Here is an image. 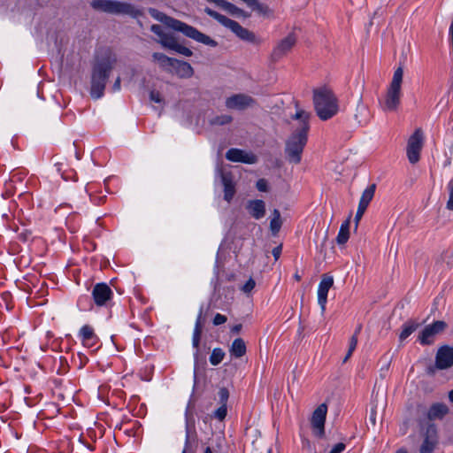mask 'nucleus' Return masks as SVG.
<instances>
[{
  "label": "nucleus",
  "instance_id": "1",
  "mask_svg": "<svg viewBox=\"0 0 453 453\" xmlns=\"http://www.w3.org/2000/svg\"><path fill=\"white\" fill-rule=\"evenodd\" d=\"M117 62L116 53L110 48L102 49L96 53L92 65L90 88V95L94 99L104 96L108 78Z\"/></svg>",
  "mask_w": 453,
  "mask_h": 453
},
{
  "label": "nucleus",
  "instance_id": "2",
  "mask_svg": "<svg viewBox=\"0 0 453 453\" xmlns=\"http://www.w3.org/2000/svg\"><path fill=\"white\" fill-rule=\"evenodd\" d=\"M311 113L303 110H298L292 119L298 120V127L286 141L285 153L290 163L299 164L302 153L308 141L310 130Z\"/></svg>",
  "mask_w": 453,
  "mask_h": 453
},
{
  "label": "nucleus",
  "instance_id": "3",
  "mask_svg": "<svg viewBox=\"0 0 453 453\" xmlns=\"http://www.w3.org/2000/svg\"><path fill=\"white\" fill-rule=\"evenodd\" d=\"M149 13L155 19L164 23L166 27L172 28L174 31L180 32L188 38H191L198 42L203 43L211 47H216L218 42L211 39L210 36L203 34L196 27L189 26L179 19L169 17L164 12L157 11V9H149Z\"/></svg>",
  "mask_w": 453,
  "mask_h": 453
},
{
  "label": "nucleus",
  "instance_id": "4",
  "mask_svg": "<svg viewBox=\"0 0 453 453\" xmlns=\"http://www.w3.org/2000/svg\"><path fill=\"white\" fill-rule=\"evenodd\" d=\"M313 104L318 117L325 121L335 116L339 111L338 99L327 87L313 89Z\"/></svg>",
  "mask_w": 453,
  "mask_h": 453
},
{
  "label": "nucleus",
  "instance_id": "5",
  "mask_svg": "<svg viewBox=\"0 0 453 453\" xmlns=\"http://www.w3.org/2000/svg\"><path fill=\"white\" fill-rule=\"evenodd\" d=\"M90 6L98 12L114 15H128L132 18H138L142 15V11L136 9L133 4L114 0H92Z\"/></svg>",
  "mask_w": 453,
  "mask_h": 453
},
{
  "label": "nucleus",
  "instance_id": "6",
  "mask_svg": "<svg viewBox=\"0 0 453 453\" xmlns=\"http://www.w3.org/2000/svg\"><path fill=\"white\" fill-rule=\"evenodd\" d=\"M403 67L400 65L394 72L392 81L387 89L382 109L385 111H395L400 104L402 96V83Z\"/></svg>",
  "mask_w": 453,
  "mask_h": 453
},
{
  "label": "nucleus",
  "instance_id": "7",
  "mask_svg": "<svg viewBox=\"0 0 453 453\" xmlns=\"http://www.w3.org/2000/svg\"><path fill=\"white\" fill-rule=\"evenodd\" d=\"M423 143V131L421 128H417L409 138L407 144V157L411 164H416L419 160Z\"/></svg>",
  "mask_w": 453,
  "mask_h": 453
},
{
  "label": "nucleus",
  "instance_id": "8",
  "mask_svg": "<svg viewBox=\"0 0 453 453\" xmlns=\"http://www.w3.org/2000/svg\"><path fill=\"white\" fill-rule=\"evenodd\" d=\"M446 322L437 320L431 325L426 326L419 334L418 341L422 345H430L434 342L437 334L442 333L447 328Z\"/></svg>",
  "mask_w": 453,
  "mask_h": 453
},
{
  "label": "nucleus",
  "instance_id": "9",
  "mask_svg": "<svg viewBox=\"0 0 453 453\" xmlns=\"http://www.w3.org/2000/svg\"><path fill=\"white\" fill-rule=\"evenodd\" d=\"M297 38L294 33L288 34L285 38L280 40L274 47L271 58L276 62L286 56L296 44Z\"/></svg>",
  "mask_w": 453,
  "mask_h": 453
},
{
  "label": "nucleus",
  "instance_id": "10",
  "mask_svg": "<svg viewBox=\"0 0 453 453\" xmlns=\"http://www.w3.org/2000/svg\"><path fill=\"white\" fill-rule=\"evenodd\" d=\"M327 412V406L326 403L319 405L312 413L311 424L315 431V434L322 437L325 434V421Z\"/></svg>",
  "mask_w": 453,
  "mask_h": 453
},
{
  "label": "nucleus",
  "instance_id": "11",
  "mask_svg": "<svg viewBox=\"0 0 453 453\" xmlns=\"http://www.w3.org/2000/svg\"><path fill=\"white\" fill-rule=\"evenodd\" d=\"M204 12L210 17L215 19L222 26L229 28L238 37L240 36L241 33L244 28L237 21L230 19L227 17L213 11L209 7H206L204 9Z\"/></svg>",
  "mask_w": 453,
  "mask_h": 453
},
{
  "label": "nucleus",
  "instance_id": "12",
  "mask_svg": "<svg viewBox=\"0 0 453 453\" xmlns=\"http://www.w3.org/2000/svg\"><path fill=\"white\" fill-rule=\"evenodd\" d=\"M255 104V99L245 94H236L226 100V106L235 110H245L253 107Z\"/></svg>",
  "mask_w": 453,
  "mask_h": 453
},
{
  "label": "nucleus",
  "instance_id": "13",
  "mask_svg": "<svg viewBox=\"0 0 453 453\" xmlns=\"http://www.w3.org/2000/svg\"><path fill=\"white\" fill-rule=\"evenodd\" d=\"M334 284V278L327 274H323L322 279L319 282L318 288V303L321 308V312L323 313L326 310V304L327 301V294L329 289L332 288Z\"/></svg>",
  "mask_w": 453,
  "mask_h": 453
},
{
  "label": "nucleus",
  "instance_id": "14",
  "mask_svg": "<svg viewBox=\"0 0 453 453\" xmlns=\"http://www.w3.org/2000/svg\"><path fill=\"white\" fill-rule=\"evenodd\" d=\"M453 365V348L443 346L436 353L435 366L437 369L444 370Z\"/></svg>",
  "mask_w": 453,
  "mask_h": 453
},
{
  "label": "nucleus",
  "instance_id": "15",
  "mask_svg": "<svg viewBox=\"0 0 453 453\" xmlns=\"http://www.w3.org/2000/svg\"><path fill=\"white\" fill-rule=\"evenodd\" d=\"M112 291L106 283H97L92 290V296L97 306H103L112 296Z\"/></svg>",
  "mask_w": 453,
  "mask_h": 453
},
{
  "label": "nucleus",
  "instance_id": "16",
  "mask_svg": "<svg viewBox=\"0 0 453 453\" xmlns=\"http://www.w3.org/2000/svg\"><path fill=\"white\" fill-rule=\"evenodd\" d=\"M226 158L232 162H242L245 164H255L257 157L253 153H248L240 149H230L226 153Z\"/></svg>",
  "mask_w": 453,
  "mask_h": 453
},
{
  "label": "nucleus",
  "instance_id": "17",
  "mask_svg": "<svg viewBox=\"0 0 453 453\" xmlns=\"http://www.w3.org/2000/svg\"><path fill=\"white\" fill-rule=\"evenodd\" d=\"M437 441V429L434 425H429L426 427L424 441L420 447V453H432Z\"/></svg>",
  "mask_w": 453,
  "mask_h": 453
},
{
  "label": "nucleus",
  "instance_id": "18",
  "mask_svg": "<svg viewBox=\"0 0 453 453\" xmlns=\"http://www.w3.org/2000/svg\"><path fill=\"white\" fill-rule=\"evenodd\" d=\"M246 208L249 213L256 219H260L265 215V203L263 200H250Z\"/></svg>",
  "mask_w": 453,
  "mask_h": 453
},
{
  "label": "nucleus",
  "instance_id": "19",
  "mask_svg": "<svg viewBox=\"0 0 453 453\" xmlns=\"http://www.w3.org/2000/svg\"><path fill=\"white\" fill-rule=\"evenodd\" d=\"M221 180L224 186V199L229 203L235 194V188L232 175L230 173H222Z\"/></svg>",
  "mask_w": 453,
  "mask_h": 453
},
{
  "label": "nucleus",
  "instance_id": "20",
  "mask_svg": "<svg viewBox=\"0 0 453 453\" xmlns=\"http://www.w3.org/2000/svg\"><path fill=\"white\" fill-rule=\"evenodd\" d=\"M449 412L446 404L436 403L431 405L427 412V418L430 420L441 419Z\"/></svg>",
  "mask_w": 453,
  "mask_h": 453
},
{
  "label": "nucleus",
  "instance_id": "21",
  "mask_svg": "<svg viewBox=\"0 0 453 453\" xmlns=\"http://www.w3.org/2000/svg\"><path fill=\"white\" fill-rule=\"evenodd\" d=\"M172 68L175 69L176 74L180 78H190L194 74L193 67L190 64L185 61L176 59L175 66H173Z\"/></svg>",
  "mask_w": 453,
  "mask_h": 453
},
{
  "label": "nucleus",
  "instance_id": "22",
  "mask_svg": "<svg viewBox=\"0 0 453 453\" xmlns=\"http://www.w3.org/2000/svg\"><path fill=\"white\" fill-rule=\"evenodd\" d=\"M152 58L157 62L159 66L166 71H170L173 66H175L176 59L167 57L166 55L155 52L152 54Z\"/></svg>",
  "mask_w": 453,
  "mask_h": 453
},
{
  "label": "nucleus",
  "instance_id": "23",
  "mask_svg": "<svg viewBox=\"0 0 453 453\" xmlns=\"http://www.w3.org/2000/svg\"><path fill=\"white\" fill-rule=\"evenodd\" d=\"M211 3L215 4L216 5L219 6L231 15H237V16H244V12L240 9L239 7L235 6L234 4L226 1V0H212ZM247 15H245L246 17Z\"/></svg>",
  "mask_w": 453,
  "mask_h": 453
},
{
  "label": "nucleus",
  "instance_id": "24",
  "mask_svg": "<svg viewBox=\"0 0 453 453\" xmlns=\"http://www.w3.org/2000/svg\"><path fill=\"white\" fill-rule=\"evenodd\" d=\"M232 356L234 357H242L246 353V344L242 338H236L232 342L229 349Z\"/></svg>",
  "mask_w": 453,
  "mask_h": 453
},
{
  "label": "nucleus",
  "instance_id": "25",
  "mask_svg": "<svg viewBox=\"0 0 453 453\" xmlns=\"http://www.w3.org/2000/svg\"><path fill=\"white\" fill-rule=\"evenodd\" d=\"M350 216L342 224L338 235L336 237V242L339 245L345 244L349 238V224H350Z\"/></svg>",
  "mask_w": 453,
  "mask_h": 453
},
{
  "label": "nucleus",
  "instance_id": "26",
  "mask_svg": "<svg viewBox=\"0 0 453 453\" xmlns=\"http://www.w3.org/2000/svg\"><path fill=\"white\" fill-rule=\"evenodd\" d=\"M376 186L375 184L370 185L367 188H365L360 197L359 200V206L365 207L367 209L370 202L373 198L374 193H375Z\"/></svg>",
  "mask_w": 453,
  "mask_h": 453
},
{
  "label": "nucleus",
  "instance_id": "27",
  "mask_svg": "<svg viewBox=\"0 0 453 453\" xmlns=\"http://www.w3.org/2000/svg\"><path fill=\"white\" fill-rule=\"evenodd\" d=\"M419 324L414 320H409L403 326V330L399 334V339L401 342L407 339L414 331L418 329Z\"/></svg>",
  "mask_w": 453,
  "mask_h": 453
},
{
  "label": "nucleus",
  "instance_id": "28",
  "mask_svg": "<svg viewBox=\"0 0 453 453\" xmlns=\"http://www.w3.org/2000/svg\"><path fill=\"white\" fill-rule=\"evenodd\" d=\"M163 48L175 50L178 46L177 39L171 34L165 33L160 39L157 41Z\"/></svg>",
  "mask_w": 453,
  "mask_h": 453
},
{
  "label": "nucleus",
  "instance_id": "29",
  "mask_svg": "<svg viewBox=\"0 0 453 453\" xmlns=\"http://www.w3.org/2000/svg\"><path fill=\"white\" fill-rule=\"evenodd\" d=\"M282 225V220L280 217V212L279 210L274 209L273 211V218L270 221V230L272 231L273 235H277L280 232Z\"/></svg>",
  "mask_w": 453,
  "mask_h": 453
},
{
  "label": "nucleus",
  "instance_id": "30",
  "mask_svg": "<svg viewBox=\"0 0 453 453\" xmlns=\"http://www.w3.org/2000/svg\"><path fill=\"white\" fill-rule=\"evenodd\" d=\"M201 318H202V309L200 310V312H199V315L197 317V319H196V326H195V329H194V333H193V346L197 349L198 346H199V342H200V337H201V334H202V329H203V325H202V322H201Z\"/></svg>",
  "mask_w": 453,
  "mask_h": 453
},
{
  "label": "nucleus",
  "instance_id": "31",
  "mask_svg": "<svg viewBox=\"0 0 453 453\" xmlns=\"http://www.w3.org/2000/svg\"><path fill=\"white\" fill-rule=\"evenodd\" d=\"M249 7L264 16L269 17L273 14V11L268 5L261 4L258 0H253Z\"/></svg>",
  "mask_w": 453,
  "mask_h": 453
},
{
  "label": "nucleus",
  "instance_id": "32",
  "mask_svg": "<svg viewBox=\"0 0 453 453\" xmlns=\"http://www.w3.org/2000/svg\"><path fill=\"white\" fill-rule=\"evenodd\" d=\"M224 357L225 352L223 349L220 348H215L210 356V363L212 365H217L223 360Z\"/></svg>",
  "mask_w": 453,
  "mask_h": 453
},
{
  "label": "nucleus",
  "instance_id": "33",
  "mask_svg": "<svg viewBox=\"0 0 453 453\" xmlns=\"http://www.w3.org/2000/svg\"><path fill=\"white\" fill-rule=\"evenodd\" d=\"M80 335L85 344L95 337L93 328L88 325H85L81 328Z\"/></svg>",
  "mask_w": 453,
  "mask_h": 453
},
{
  "label": "nucleus",
  "instance_id": "34",
  "mask_svg": "<svg viewBox=\"0 0 453 453\" xmlns=\"http://www.w3.org/2000/svg\"><path fill=\"white\" fill-rule=\"evenodd\" d=\"M232 120L233 118L230 115H220L212 118L210 123L215 126H223L231 123Z\"/></svg>",
  "mask_w": 453,
  "mask_h": 453
},
{
  "label": "nucleus",
  "instance_id": "35",
  "mask_svg": "<svg viewBox=\"0 0 453 453\" xmlns=\"http://www.w3.org/2000/svg\"><path fill=\"white\" fill-rule=\"evenodd\" d=\"M239 38L241 40L250 42H253L256 40V36H255L254 33H252L251 31H250L249 29L245 28V27L243 28L242 32L241 33Z\"/></svg>",
  "mask_w": 453,
  "mask_h": 453
},
{
  "label": "nucleus",
  "instance_id": "36",
  "mask_svg": "<svg viewBox=\"0 0 453 453\" xmlns=\"http://www.w3.org/2000/svg\"><path fill=\"white\" fill-rule=\"evenodd\" d=\"M219 403L222 405H226L227 400L229 398V392L227 388H221L218 393Z\"/></svg>",
  "mask_w": 453,
  "mask_h": 453
},
{
  "label": "nucleus",
  "instance_id": "37",
  "mask_svg": "<svg viewBox=\"0 0 453 453\" xmlns=\"http://www.w3.org/2000/svg\"><path fill=\"white\" fill-rule=\"evenodd\" d=\"M226 405L220 404V406L214 411V417L219 420L222 421L226 418Z\"/></svg>",
  "mask_w": 453,
  "mask_h": 453
},
{
  "label": "nucleus",
  "instance_id": "38",
  "mask_svg": "<svg viewBox=\"0 0 453 453\" xmlns=\"http://www.w3.org/2000/svg\"><path fill=\"white\" fill-rule=\"evenodd\" d=\"M447 208L453 210V179L449 183V200L447 202Z\"/></svg>",
  "mask_w": 453,
  "mask_h": 453
},
{
  "label": "nucleus",
  "instance_id": "39",
  "mask_svg": "<svg viewBox=\"0 0 453 453\" xmlns=\"http://www.w3.org/2000/svg\"><path fill=\"white\" fill-rule=\"evenodd\" d=\"M255 286H256V282H255V280H254L252 278H250V279H249V280H247V282L242 286V290L244 293L249 294V293H250V292L253 290V288H255Z\"/></svg>",
  "mask_w": 453,
  "mask_h": 453
},
{
  "label": "nucleus",
  "instance_id": "40",
  "mask_svg": "<svg viewBox=\"0 0 453 453\" xmlns=\"http://www.w3.org/2000/svg\"><path fill=\"white\" fill-rule=\"evenodd\" d=\"M150 101L157 103V104H161L164 102V99H163L160 92L157 91V90H151L150 92Z\"/></svg>",
  "mask_w": 453,
  "mask_h": 453
},
{
  "label": "nucleus",
  "instance_id": "41",
  "mask_svg": "<svg viewBox=\"0 0 453 453\" xmlns=\"http://www.w3.org/2000/svg\"><path fill=\"white\" fill-rule=\"evenodd\" d=\"M174 51H176L183 56H186V57H191L193 55V52L191 50H189L188 48H187L183 45H180V44H178V46L176 47Z\"/></svg>",
  "mask_w": 453,
  "mask_h": 453
},
{
  "label": "nucleus",
  "instance_id": "42",
  "mask_svg": "<svg viewBox=\"0 0 453 453\" xmlns=\"http://www.w3.org/2000/svg\"><path fill=\"white\" fill-rule=\"evenodd\" d=\"M226 317L225 315H222L220 313H217L213 319V325L214 326H219L224 324L226 321Z\"/></svg>",
  "mask_w": 453,
  "mask_h": 453
},
{
  "label": "nucleus",
  "instance_id": "43",
  "mask_svg": "<svg viewBox=\"0 0 453 453\" xmlns=\"http://www.w3.org/2000/svg\"><path fill=\"white\" fill-rule=\"evenodd\" d=\"M365 210H366V208L358 205L357 211L356 216H355L356 228L357 227L358 222L362 219Z\"/></svg>",
  "mask_w": 453,
  "mask_h": 453
},
{
  "label": "nucleus",
  "instance_id": "44",
  "mask_svg": "<svg viewBox=\"0 0 453 453\" xmlns=\"http://www.w3.org/2000/svg\"><path fill=\"white\" fill-rule=\"evenodd\" d=\"M256 187L261 192H266L268 189L267 181L265 179H259L257 181Z\"/></svg>",
  "mask_w": 453,
  "mask_h": 453
},
{
  "label": "nucleus",
  "instance_id": "45",
  "mask_svg": "<svg viewBox=\"0 0 453 453\" xmlns=\"http://www.w3.org/2000/svg\"><path fill=\"white\" fill-rule=\"evenodd\" d=\"M150 30L155 34L157 35L159 39L165 34L164 31H163V28L161 27V26L157 25V24H154L150 27Z\"/></svg>",
  "mask_w": 453,
  "mask_h": 453
},
{
  "label": "nucleus",
  "instance_id": "46",
  "mask_svg": "<svg viewBox=\"0 0 453 453\" xmlns=\"http://www.w3.org/2000/svg\"><path fill=\"white\" fill-rule=\"evenodd\" d=\"M346 446L344 443L342 442H339L337 444H335L333 449H331V451L333 453H342L344 449H345Z\"/></svg>",
  "mask_w": 453,
  "mask_h": 453
},
{
  "label": "nucleus",
  "instance_id": "47",
  "mask_svg": "<svg viewBox=\"0 0 453 453\" xmlns=\"http://www.w3.org/2000/svg\"><path fill=\"white\" fill-rule=\"evenodd\" d=\"M281 250H282V244L278 245L272 250L273 256L274 257L275 260H278L279 257H280Z\"/></svg>",
  "mask_w": 453,
  "mask_h": 453
},
{
  "label": "nucleus",
  "instance_id": "48",
  "mask_svg": "<svg viewBox=\"0 0 453 453\" xmlns=\"http://www.w3.org/2000/svg\"><path fill=\"white\" fill-rule=\"evenodd\" d=\"M189 433H190L189 429H188V427H187L185 448H184L182 453H187L189 449V445H190V434Z\"/></svg>",
  "mask_w": 453,
  "mask_h": 453
},
{
  "label": "nucleus",
  "instance_id": "49",
  "mask_svg": "<svg viewBox=\"0 0 453 453\" xmlns=\"http://www.w3.org/2000/svg\"><path fill=\"white\" fill-rule=\"evenodd\" d=\"M357 337H356V335H352L350 338V341H349V349H350V351H354L357 347Z\"/></svg>",
  "mask_w": 453,
  "mask_h": 453
},
{
  "label": "nucleus",
  "instance_id": "50",
  "mask_svg": "<svg viewBox=\"0 0 453 453\" xmlns=\"http://www.w3.org/2000/svg\"><path fill=\"white\" fill-rule=\"evenodd\" d=\"M19 238L23 242H27L31 238V232L26 230L19 234Z\"/></svg>",
  "mask_w": 453,
  "mask_h": 453
},
{
  "label": "nucleus",
  "instance_id": "51",
  "mask_svg": "<svg viewBox=\"0 0 453 453\" xmlns=\"http://www.w3.org/2000/svg\"><path fill=\"white\" fill-rule=\"evenodd\" d=\"M369 421L372 426L376 425V411L372 408L369 416Z\"/></svg>",
  "mask_w": 453,
  "mask_h": 453
},
{
  "label": "nucleus",
  "instance_id": "52",
  "mask_svg": "<svg viewBox=\"0 0 453 453\" xmlns=\"http://www.w3.org/2000/svg\"><path fill=\"white\" fill-rule=\"evenodd\" d=\"M120 82H121L120 77H117V79L115 80L114 84L112 86L113 91H119L120 89Z\"/></svg>",
  "mask_w": 453,
  "mask_h": 453
},
{
  "label": "nucleus",
  "instance_id": "53",
  "mask_svg": "<svg viewBox=\"0 0 453 453\" xmlns=\"http://www.w3.org/2000/svg\"><path fill=\"white\" fill-rule=\"evenodd\" d=\"M449 41L451 43L452 52H453V18H452L451 24L449 27Z\"/></svg>",
  "mask_w": 453,
  "mask_h": 453
},
{
  "label": "nucleus",
  "instance_id": "54",
  "mask_svg": "<svg viewBox=\"0 0 453 453\" xmlns=\"http://www.w3.org/2000/svg\"><path fill=\"white\" fill-rule=\"evenodd\" d=\"M242 326L241 324L235 325L232 328V332L238 334L242 330Z\"/></svg>",
  "mask_w": 453,
  "mask_h": 453
},
{
  "label": "nucleus",
  "instance_id": "55",
  "mask_svg": "<svg viewBox=\"0 0 453 453\" xmlns=\"http://www.w3.org/2000/svg\"><path fill=\"white\" fill-rule=\"evenodd\" d=\"M352 353H353V351H350V349H348V352L343 358V363H346L349 360V358L351 357Z\"/></svg>",
  "mask_w": 453,
  "mask_h": 453
},
{
  "label": "nucleus",
  "instance_id": "56",
  "mask_svg": "<svg viewBox=\"0 0 453 453\" xmlns=\"http://www.w3.org/2000/svg\"><path fill=\"white\" fill-rule=\"evenodd\" d=\"M361 328H362V326H361V325H359V326H357V328L356 329V331H355V333H354V334H353V335H356V337H357V334L360 333Z\"/></svg>",
  "mask_w": 453,
  "mask_h": 453
},
{
  "label": "nucleus",
  "instance_id": "57",
  "mask_svg": "<svg viewBox=\"0 0 453 453\" xmlns=\"http://www.w3.org/2000/svg\"><path fill=\"white\" fill-rule=\"evenodd\" d=\"M449 398L450 402L453 403V389L449 392Z\"/></svg>",
  "mask_w": 453,
  "mask_h": 453
},
{
  "label": "nucleus",
  "instance_id": "58",
  "mask_svg": "<svg viewBox=\"0 0 453 453\" xmlns=\"http://www.w3.org/2000/svg\"><path fill=\"white\" fill-rule=\"evenodd\" d=\"M243 3H245L248 6L251 4L253 0H242Z\"/></svg>",
  "mask_w": 453,
  "mask_h": 453
},
{
  "label": "nucleus",
  "instance_id": "59",
  "mask_svg": "<svg viewBox=\"0 0 453 453\" xmlns=\"http://www.w3.org/2000/svg\"><path fill=\"white\" fill-rule=\"evenodd\" d=\"M294 278H295L296 280H298V281L301 280V276H300L298 273H296V274L294 275Z\"/></svg>",
  "mask_w": 453,
  "mask_h": 453
},
{
  "label": "nucleus",
  "instance_id": "60",
  "mask_svg": "<svg viewBox=\"0 0 453 453\" xmlns=\"http://www.w3.org/2000/svg\"><path fill=\"white\" fill-rule=\"evenodd\" d=\"M204 453H212L211 448L207 447L204 450Z\"/></svg>",
  "mask_w": 453,
  "mask_h": 453
},
{
  "label": "nucleus",
  "instance_id": "61",
  "mask_svg": "<svg viewBox=\"0 0 453 453\" xmlns=\"http://www.w3.org/2000/svg\"><path fill=\"white\" fill-rule=\"evenodd\" d=\"M396 453H408V452L405 449H401L397 450Z\"/></svg>",
  "mask_w": 453,
  "mask_h": 453
},
{
  "label": "nucleus",
  "instance_id": "62",
  "mask_svg": "<svg viewBox=\"0 0 453 453\" xmlns=\"http://www.w3.org/2000/svg\"><path fill=\"white\" fill-rule=\"evenodd\" d=\"M329 453H333V452L330 450V452H329Z\"/></svg>",
  "mask_w": 453,
  "mask_h": 453
},
{
  "label": "nucleus",
  "instance_id": "63",
  "mask_svg": "<svg viewBox=\"0 0 453 453\" xmlns=\"http://www.w3.org/2000/svg\"><path fill=\"white\" fill-rule=\"evenodd\" d=\"M329 453H333V452L330 450V452H329Z\"/></svg>",
  "mask_w": 453,
  "mask_h": 453
},
{
  "label": "nucleus",
  "instance_id": "64",
  "mask_svg": "<svg viewBox=\"0 0 453 453\" xmlns=\"http://www.w3.org/2000/svg\"><path fill=\"white\" fill-rule=\"evenodd\" d=\"M329 453H333V452L330 450V452H329Z\"/></svg>",
  "mask_w": 453,
  "mask_h": 453
}]
</instances>
